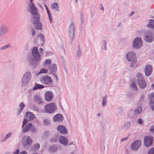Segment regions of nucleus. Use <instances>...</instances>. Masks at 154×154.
<instances>
[{"mask_svg":"<svg viewBox=\"0 0 154 154\" xmlns=\"http://www.w3.org/2000/svg\"><path fill=\"white\" fill-rule=\"evenodd\" d=\"M57 131L63 135L66 134L67 133L66 128L62 125H59L57 128Z\"/></svg>","mask_w":154,"mask_h":154,"instance_id":"obj_18","label":"nucleus"},{"mask_svg":"<svg viewBox=\"0 0 154 154\" xmlns=\"http://www.w3.org/2000/svg\"><path fill=\"white\" fill-rule=\"evenodd\" d=\"M51 63L52 61L50 60L49 59H46L43 63L44 67L48 68L50 66L49 65Z\"/></svg>","mask_w":154,"mask_h":154,"instance_id":"obj_27","label":"nucleus"},{"mask_svg":"<svg viewBox=\"0 0 154 154\" xmlns=\"http://www.w3.org/2000/svg\"><path fill=\"white\" fill-rule=\"evenodd\" d=\"M127 60L131 63L130 64L131 67H133L136 65L137 59L135 54L132 52H128L126 55Z\"/></svg>","mask_w":154,"mask_h":154,"instance_id":"obj_4","label":"nucleus"},{"mask_svg":"<svg viewBox=\"0 0 154 154\" xmlns=\"http://www.w3.org/2000/svg\"><path fill=\"white\" fill-rule=\"evenodd\" d=\"M153 141V137L151 136H147L144 137V144L147 147L152 146Z\"/></svg>","mask_w":154,"mask_h":154,"instance_id":"obj_11","label":"nucleus"},{"mask_svg":"<svg viewBox=\"0 0 154 154\" xmlns=\"http://www.w3.org/2000/svg\"><path fill=\"white\" fill-rule=\"evenodd\" d=\"M3 154H11V153L9 152H6Z\"/></svg>","mask_w":154,"mask_h":154,"instance_id":"obj_64","label":"nucleus"},{"mask_svg":"<svg viewBox=\"0 0 154 154\" xmlns=\"http://www.w3.org/2000/svg\"><path fill=\"white\" fill-rule=\"evenodd\" d=\"M32 75L31 73L29 71H27L23 74L20 82L21 86H25L29 83L31 80Z\"/></svg>","mask_w":154,"mask_h":154,"instance_id":"obj_3","label":"nucleus"},{"mask_svg":"<svg viewBox=\"0 0 154 154\" xmlns=\"http://www.w3.org/2000/svg\"><path fill=\"white\" fill-rule=\"evenodd\" d=\"M148 23V24L147 25V26L151 29H154V20H149Z\"/></svg>","mask_w":154,"mask_h":154,"instance_id":"obj_28","label":"nucleus"},{"mask_svg":"<svg viewBox=\"0 0 154 154\" xmlns=\"http://www.w3.org/2000/svg\"><path fill=\"white\" fill-rule=\"evenodd\" d=\"M144 40L146 42L151 43L154 40L153 33L150 30L145 32L143 38Z\"/></svg>","mask_w":154,"mask_h":154,"instance_id":"obj_6","label":"nucleus"},{"mask_svg":"<svg viewBox=\"0 0 154 154\" xmlns=\"http://www.w3.org/2000/svg\"><path fill=\"white\" fill-rule=\"evenodd\" d=\"M51 53L50 52H46L45 53V56H48L49 54H50Z\"/></svg>","mask_w":154,"mask_h":154,"instance_id":"obj_62","label":"nucleus"},{"mask_svg":"<svg viewBox=\"0 0 154 154\" xmlns=\"http://www.w3.org/2000/svg\"><path fill=\"white\" fill-rule=\"evenodd\" d=\"M142 109L141 107H139L136 109L134 111V115H137L139 114L142 112Z\"/></svg>","mask_w":154,"mask_h":154,"instance_id":"obj_30","label":"nucleus"},{"mask_svg":"<svg viewBox=\"0 0 154 154\" xmlns=\"http://www.w3.org/2000/svg\"><path fill=\"white\" fill-rule=\"evenodd\" d=\"M75 26L74 23L72 22L70 24L69 28V35L70 38V39L71 40H73L75 38Z\"/></svg>","mask_w":154,"mask_h":154,"instance_id":"obj_10","label":"nucleus"},{"mask_svg":"<svg viewBox=\"0 0 154 154\" xmlns=\"http://www.w3.org/2000/svg\"><path fill=\"white\" fill-rule=\"evenodd\" d=\"M148 154H154V148L151 149L149 151Z\"/></svg>","mask_w":154,"mask_h":154,"instance_id":"obj_47","label":"nucleus"},{"mask_svg":"<svg viewBox=\"0 0 154 154\" xmlns=\"http://www.w3.org/2000/svg\"><path fill=\"white\" fill-rule=\"evenodd\" d=\"M46 10L47 11V14L48 15V19L50 21V23H51L52 22V15L51 14L48 8H47Z\"/></svg>","mask_w":154,"mask_h":154,"instance_id":"obj_35","label":"nucleus"},{"mask_svg":"<svg viewBox=\"0 0 154 154\" xmlns=\"http://www.w3.org/2000/svg\"><path fill=\"white\" fill-rule=\"evenodd\" d=\"M143 122V120L141 119L140 118H139L137 121V122L140 124H142Z\"/></svg>","mask_w":154,"mask_h":154,"instance_id":"obj_48","label":"nucleus"},{"mask_svg":"<svg viewBox=\"0 0 154 154\" xmlns=\"http://www.w3.org/2000/svg\"><path fill=\"white\" fill-rule=\"evenodd\" d=\"M34 110L37 112L38 111V109L37 108H35L34 109Z\"/></svg>","mask_w":154,"mask_h":154,"instance_id":"obj_63","label":"nucleus"},{"mask_svg":"<svg viewBox=\"0 0 154 154\" xmlns=\"http://www.w3.org/2000/svg\"><path fill=\"white\" fill-rule=\"evenodd\" d=\"M82 55V52L79 49L77 51L76 55L78 57H80Z\"/></svg>","mask_w":154,"mask_h":154,"instance_id":"obj_46","label":"nucleus"},{"mask_svg":"<svg viewBox=\"0 0 154 154\" xmlns=\"http://www.w3.org/2000/svg\"><path fill=\"white\" fill-rule=\"evenodd\" d=\"M56 104L54 103H51L45 105L44 106V111L47 113L52 114L57 109Z\"/></svg>","mask_w":154,"mask_h":154,"instance_id":"obj_5","label":"nucleus"},{"mask_svg":"<svg viewBox=\"0 0 154 154\" xmlns=\"http://www.w3.org/2000/svg\"><path fill=\"white\" fill-rule=\"evenodd\" d=\"M48 71L45 68H42L40 70L39 72L38 73V75L42 73H46Z\"/></svg>","mask_w":154,"mask_h":154,"instance_id":"obj_42","label":"nucleus"},{"mask_svg":"<svg viewBox=\"0 0 154 154\" xmlns=\"http://www.w3.org/2000/svg\"><path fill=\"white\" fill-rule=\"evenodd\" d=\"M20 106V110L18 111V113L17 114V115H18L20 113V112L22 111L23 109L25 107V105L24 104L22 103L20 104L19 105Z\"/></svg>","mask_w":154,"mask_h":154,"instance_id":"obj_36","label":"nucleus"},{"mask_svg":"<svg viewBox=\"0 0 154 154\" xmlns=\"http://www.w3.org/2000/svg\"><path fill=\"white\" fill-rule=\"evenodd\" d=\"M26 118L30 120H32L36 118L35 115L31 112H26Z\"/></svg>","mask_w":154,"mask_h":154,"instance_id":"obj_22","label":"nucleus"},{"mask_svg":"<svg viewBox=\"0 0 154 154\" xmlns=\"http://www.w3.org/2000/svg\"><path fill=\"white\" fill-rule=\"evenodd\" d=\"M32 143V140L29 136H25L22 139V144L25 147L31 145Z\"/></svg>","mask_w":154,"mask_h":154,"instance_id":"obj_12","label":"nucleus"},{"mask_svg":"<svg viewBox=\"0 0 154 154\" xmlns=\"http://www.w3.org/2000/svg\"><path fill=\"white\" fill-rule=\"evenodd\" d=\"M19 150L17 149H16V150L14 152L13 154H18L19 153Z\"/></svg>","mask_w":154,"mask_h":154,"instance_id":"obj_57","label":"nucleus"},{"mask_svg":"<svg viewBox=\"0 0 154 154\" xmlns=\"http://www.w3.org/2000/svg\"><path fill=\"white\" fill-rule=\"evenodd\" d=\"M57 149V147L55 145H52L50 146L49 150L50 153H54Z\"/></svg>","mask_w":154,"mask_h":154,"instance_id":"obj_29","label":"nucleus"},{"mask_svg":"<svg viewBox=\"0 0 154 154\" xmlns=\"http://www.w3.org/2000/svg\"><path fill=\"white\" fill-rule=\"evenodd\" d=\"M45 100L47 102L51 101L54 98V94L52 91H48L45 92Z\"/></svg>","mask_w":154,"mask_h":154,"instance_id":"obj_15","label":"nucleus"},{"mask_svg":"<svg viewBox=\"0 0 154 154\" xmlns=\"http://www.w3.org/2000/svg\"><path fill=\"white\" fill-rule=\"evenodd\" d=\"M80 19L82 24L83 23L84 21V17L82 15H81L80 17Z\"/></svg>","mask_w":154,"mask_h":154,"instance_id":"obj_53","label":"nucleus"},{"mask_svg":"<svg viewBox=\"0 0 154 154\" xmlns=\"http://www.w3.org/2000/svg\"><path fill=\"white\" fill-rule=\"evenodd\" d=\"M44 125L46 126H48L50 124V121L48 118H45L43 121Z\"/></svg>","mask_w":154,"mask_h":154,"instance_id":"obj_39","label":"nucleus"},{"mask_svg":"<svg viewBox=\"0 0 154 154\" xmlns=\"http://www.w3.org/2000/svg\"><path fill=\"white\" fill-rule=\"evenodd\" d=\"M58 3H54L51 5L52 8L54 9L56 11H58Z\"/></svg>","mask_w":154,"mask_h":154,"instance_id":"obj_34","label":"nucleus"},{"mask_svg":"<svg viewBox=\"0 0 154 154\" xmlns=\"http://www.w3.org/2000/svg\"><path fill=\"white\" fill-rule=\"evenodd\" d=\"M131 124L130 122H127L125 123L123 125V128L125 129H128L131 126Z\"/></svg>","mask_w":154,"mask_h":154,"instance_id":"obj_33","label":"nucleus"},{"mask_svg":"<svg viewBox=\"0 0 154 154\" xmlns=\"http://www.w3.org/2000/svg\"><path fill=\"white\" fill-rule=\"evenodd\" d=\"M27 122V121L26 119H24L23 121V125L22 126V128H23V127L25 125V124Z\"/></svg>","mask_w":154,"mask_h":154,"instance_id":"obj_51","label":"nucleus"},{"mask_svg":"<svg viewBox=\"0 0 154 154\" xmlns=\"http://www.w3.org/2000/svg\"><path fill=\"white\" fill-rule=\"evenodd\" d=\"M53 120L54 122H62L63 120V117L62 115L60 114H57L53 117Z\"/></svg>","mask_w":154,"mask_h":154,"instance_id":"obj_19","label":"nucleus"},{"mask_svg":"<svg viewBox=\"0 0 154 154\" xmlns=\"http://www.w3.org/2000/svg\"><path fill=\"white\" fill-rule=\"evenodd\" d=\"M11 45L10 44H8L1 47L0 48V50H5L11 48Z\"/></svg>","mask_w":154,"mask_h":154,"instance_id":"obj_38","label":"nucleus"},{"mask_svg":"<svg viewBox=\"0 0 154 154\" xmlns=\"http://www.w3.org/2000/svg\"><path fill=\"white\" fill-rule=\"evenodd\" d=\"M9 31L8 26L4 25L0 26V37L8 32Z\"/></svg>","mask_w":154,"mask_h":154,"instance_id":"obj_16","label":"nucleus"},{"mask_svg":"<svg viewBox=\"0 0 154 154\" xmlns=\"http://www.w3.org/2000/svg\"><path fill=\"white\" fill-rule=\"evenodd\" d=\"M131 88L134 90L137 91V88L136 84L134 82H132L131 83Z\"/></svg>","mask_w":154,"mask_h":154,"instance_id":"obj_43","label":"nucleus"},{"mask_svg":"<svg viewBox=\"0 0 154 154\" xmlns=\"http://www.w3.org/2000/svg\"><path fill=\"white\" fill-rule=\"evenodd\" d=\"M34 100L36 102L38 103L39 104H42L43 103L41 97L38 95H36L34 98Z\"/></svg>","mask_w":154,"mask_h":154,"instance_id":"obj_25","label":"nucleus"},{"mask_svg":"<svg viewBox=\"0 0 154 154\" xmlns=\"http://www.w3.org/2000/svg\"><path fill=\"white\" fill-rule=\"evenodd\" d=\"M40 147V145L39 143H36L34 144L31 148L32 150L34 151H37L38 150Z\"/></svg>","mask_w":154,"mask_h":154,"instance_id":"obj_32","label":"nucleus"},{"mask_svg":"<svg viewBox=\"0 0 154 154\" xmlns=\"http://www.w3.org/2000/svg\"><path fill=\"white\" fill-rule=\"evenodd\" d=\"M150 131L152 133H154V126H152L150 129Z\"/></svg>","mask_w":154,"mask_h":154,"instance_id":"obj_55","label":"nucleus"},{"mask_svg":"<svg viewBox=\"0 0 154 154\" xmlns=\"http://www.w3.org/2000/svg\"><path fill=\"white\" fill-rule=\"evenodd\" d=\"M142 40L140 37L136 38L133 41V47L135 49H140L142 46Z\"/></svg>","mask_w":154,"mask_h":154,"instance_id":"obj_9","label":"nucleus"},{"mask_svg":"<svg viewBox=\"0 0 154 154\" xmlns=\"http://www.w3.org/2000/svg\"><path fill=\"white\" fill-rule=\"evenodd\" d=\"M148 98L149 100V103L154 104V92H152L148 95Z\"/></svg>","mask_w":154,"mask_h":154,"instance_id":"obj_24","label":"nucleus"},{"mask_svg":"<svg viewBox=\"0 0 154 154\" xmlns=\"http://www.w3.org/2000/svg\"><path fill=\"white\" fill-rule=\"evenodd\" d=\"M106 41L105 40H103V43L102 45V49L104 50H106Z\"/></svg>","mask_w":154,"mask_h":154,"instance_id":"obj_45","label":"nucleus"},{"mask_svg":"<svg viewBox=\"0 0 154 154\" xmlns=\"http://www.w3.org/2000/svg\"><path fill=\"white\" fill-rule=\"evenodd\" d=\"M48 69L52 74H55L57 70V66L56 64L53 63L49 66Z\"/></svg>","mask_w":154,"mask_h":154,"instance_id":"obj_21","label":"nucleus"},{"mask_svg":"<svg viewBox=\"0 0 154 154\" xmlns=\"http://www.w3.org/2000/svg\"><path fill=\"white\" fill-rule=\"evenodd\" d=\"M12 133L11 132H9L7 133L5 136L6 140L9 139L12 136Z\"/></svg>","mask_w":154,"mask_h":154,"instance_id":"obj_44","label":"nucleus"},{"mask_svg":"<svg viewBox=\"0 0 154 154\" xmlns=\"http://www.w3.org/2000/svg\"><path fill=\"white\" fill-rule=\"evenodd\" d=\"M59 137L57 134H55L50 140V142L51 143H54L56 142L57 140H59Z\"/></svg>","mask_w":154,"mask_h":154,"instance_id":"obj_26","label":"nucleus"},{"mask_svg":"<svg viewBox=\"0 0 154 154\" xmlns=\"http://www.w3.org/2000/svg\"><path fill=\"white\" fill-rule=\"evenodd\" d=\"M30 130L32 132H35L36 131V129L33 125L32 127V128H31Z\"/></svg>","mask_w":154,"mask_h":154,"instance_id":"obj_52","label":"nucleus"},{"mask_svg":"<svg viewBox=\"0 0 154 154\" xmlns=\"http://www.w3.org/2000/svg\"><path fill=\"white\" fill-rule=\"evenodd\" d=\"M40 17H38L30 20L31 22L35 25V28L37 30H41L42 29V25L40 21Z\"/></svg>","mask_w":154,"mask_h":154,"instance_id":"obj_8","label":"nucleus"},{"mask_svg":"<svg viewBox=\"0 0 154 154\" xmlns=\"http://www.w3.org/2000/svg\"><path fill=\"white\" fill-rule=\"evenodd\" d=\"M50 134V132L49 131H45L44 134V135L45 137H47Z\"/></svg>","mask_w":154,"mask_h":154,"instance_id":"obj_49","label":"nucleus"},{"mask_svg":"<svg viewBox=\"0 0 154 154\" xmlns=\"http://www.w3.org/2000/svg\"><path fill=\"white\" fill-rule=\"evenodd\" d=\"M38 6L40 8L42 9H43V8L42 6L39 3L38 4Z\"/></svg>","mask_w":154,"mask_h":154,"instance_id":"obj_61","label":"nucleus"},{"mask_svg":"<svg viewBox=\"0 0 154 154\" xmlns=\"http://www.w3.org/2000/svg\"><path fill=\"white\" fill-rule=\"evenodd\" d=\"M150 107L151 109L154 111V104L150 105Z\"/></svg>","mask_w":154,"mask_h":154,"instance_id":"obj_59","label":"nucleus"},{"mask_svg":"<svg viewBox=\"0 0 154 154\" xmlns=\"http://www.w3.org/2000/svg\"><path fill=\"white\" fill-rule=\"evenodd\" d=\"M137 77L138 78L137 82L140 88L144 89L146 87V83L142 75L140 73H137Z\"/></svg>","mask_w":154,"mask_h":154,"instance_id":"obj_7","label":"nucleus"},{"mask_svg":"<svg viewBox=\"0 0 154 154\" xmlns=\"http://www.w3.org/2000/svg\"><path fill=\"white\" fill-rule=\"evenodd\" d=\"M107 103V96L105 95L103 98L102 104L103 107H104Z\"/></svg>","mask_w":154,"mask_h":154,"instance_id":"obj_37","label":"nucleus"},{"mask_svg":"<svg viewBox=\"0 0 154 154\" xmlns=\"http://www.w3.org/2000/svg\"><path fill=\"white\" fill-rule=\"evenodd\" d=\"M152 71V68L151 65H148L145 66L144 72L146 76H149L151 74Z\"/></svg>","mask_w":154,"mask_h":154,"instance_id":"obj_17","label":"nucleus"},{"mask_svg":"<svg viewBox=\"0 0 154 154\" xmlns=\"http://www.w3.org/2000/svg\"><path fill=\"white\" fill-rule=\"evenodd\" d=\"M40 53H39L38 48L33 47L31 50V53L29 54L27 57V60L30 65L33 67H35L38 66V62L40 61L41 55L43 52V49L40 48L39 49Z\"/></svg>","mask_w":154,"mask_h":154,"instance_id":"obj_1","label":"nucleus"},{"mask_svg":"<svg viewBox=\"0 0 154 154\" xmlns=\"http://www.w3.org/2000/svg\"><path fill=\"white\" fill-rule=\"evenodd\" d=\"M128 137H125V138H122L121 139V141L122 142L124 141H125V140H126L128 139Z\"/></svg>","mask_w":154,"mask_h":154,"instance_id":"obj_58","label":"nucleus"},{"mask_svg":"<svg viewBox=\"0 0 154 154\" xmlns=\"http://www.w3.org/2000/svg\"><path fill=\"white\" fill-rule=\"evenodd\" d=\"M40 81L41 83L45 84H49L53 82L51 78L48 75L42 77L40 78Z\"/></svg>","mask_w":154,"mask_h":154,"instance_id":"obj_14","label":"nucleus"},{"mask_svg":"<svg viewBox=\"0 0 154 154\" xmlns=\"http://www.w3.org/2000/svg\"><path fill=\"white\" fill-rule=\"evenodd\" d=\"M28 6L29 12L31 15L30 20L41 17L40 14L38 12V8L35 6L33 2H29Z\"/></svg>","mask_w":154,"mask_h":154,"instance_id":"obj_2","label":"nucleus"},{"mask_svg":"<svg viewBox=\"0 0 154 154\" xmlns=\"http://www.w3.org/2000/svg\"><path fill=\"white\" fill-rule=\"evenodd\" d=\"M144 97H145L144 95L143 94H142L141 95V96H140V99H139L140 101H142L143 100Z\"/></svg>","mask_w":154,"mask_h":154,"instance_id":"obj_54","label":"nucleus"},{"mask_svg":"<svg viewBox=\"0 0 154 154\" xmlns=\"http://www.w3.org/2000/svg\"><path fill=\"white\" fill-rule=\"evenodd\" d=\"M141 142L140 140H137L134 141L131 145V149L134 151H137L141 146Z\"/></svg>","mask_w":154,"mask_h":154,"instance_id":"obj_13","label":"nucleus"},{"mask_svg":"<svg viewBox=\"0 0 154 154\" xmlns=\"http://www.w3.org/2000/svg\"><path fill=\"white\" fill-rule=\"evenodd\" d=\"M37 37L39 38L40 40L42 42H44L45 41V38L44 36L42 34H39Z\"/></svg>","mask_w":154,"mask_h":154,"instance_id":"obj_40","label":"nucleus"},{"mask_svg":"<svg viewBox=\"0 0 154 154\" xmlns=\"http://www.w3.org/2000/svg\"><path fill=\"white\" fill-rule=\"evenodd\" d=\"M53 75V77L54 78V80H55L56 81H57L58 80V77L55 75V74H52Z\"/></svg>","mask_w":154,"mask_h":154,"instance_id":"obj_50","label":"nucleus"},{"mask_svg":"<svg viewBox=\"0 0 154 154\" xmlns=\"http://www.w3.org/2000/svg\"><path fill=\"white\" fill-rule=\"evenodd\" d=\"M19 154H27V153L25 151H23L20 152Z\"/></svg>","mask_w":154,"mask_h":154,"instance_id":"obj_60","label":"nucleus"},{"mask_svg":"<svg viewBox=\"0 0 154 154\" xmlns=\"http://www.w3.org/2000/svg\"><path fill=\"white\" fill-rule=\"evenodd\" d=\"M44 88V86L41 84H36L34 87L33 88V90L34 91L38 89H41Z\"/></svg>","mask_w":154,"mask_h":154,"instance_id":"obj_31","label":"nucleus"},{"mask_svg":"<svg viewBox=\"0 0 154 154\" xmlns=\"http://www.w3.org/2000/svg\"><path fill=\"white\" fill-rule=\"evenodd\" d=\"M32 123H28L26 125L23 126V129L22 132H26L30 130L32 127Z\"/></svg>","mask_w":154,"mask_h":154,"instance_id":"obj_23","label":"nucleus"},{"mask_svg":"<svg viewBox=\"0 0 154 154\" xmlns=\"http://www.w3.org/2000/svg\"><path fill=\"white\" fill-rule=\"evenodd\" d=\"M4 135L3 134H1L0 138V143H2L5 142L6 140L5 138V136L4 137Z\"/></svg>","mask_w":154,"mask_h":154,"instance_id":"obj_41","label":"nucleus"},{"mask_svg":"<svg viewBox=\"0 0 154 154\" xmlns=\"http://www.w3.org/2000/svg\"><path fill=\"white\" fill-rule=\"evenodd\" d=\"M31 32H32V35L34 36L35 35V30L34 29L32 28V29Z\"/></svg>","mask_w":154,"mask_h":154,"instance_id":"obj_56","label":"nucleus"},{"mask_svg":"<svg viewBox=\"0 0 154 154\" xmlns=\"http://www.w3.org/2000/svg\"><path fill=\"white\" fill-rule=\"evenodd\" d=\"M58 141L60 144L64 146H66L68 143V139L65 137L62 136L59 137Z\"/></svg>","mask_w":154,"mask_h":154,"instance_id":"obj_20","label":"nucleus"}]
</instances>
